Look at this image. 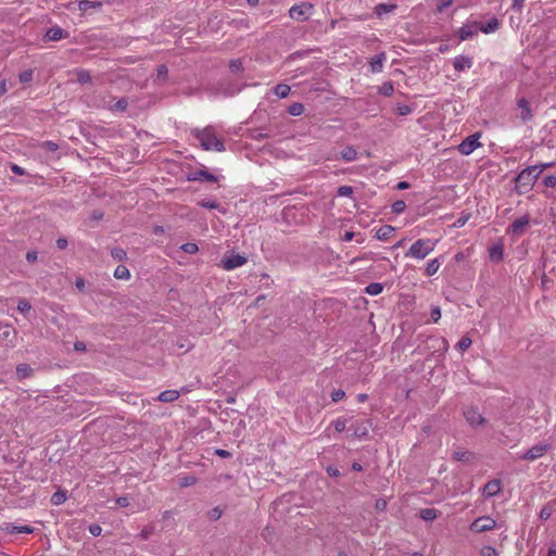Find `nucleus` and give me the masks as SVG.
I'll list each match as a JSON object with an SVG mask.
<instances>
[{
    "instance_id": "61",
    "label": "nucleus",
    "mask_w": 556,
    "mask_h": 556,
    "mask_svg": "<svg viewBox=\"0 0 556 556\" xmlns=\"http://www.w3.org/2000/svg\"><path fill=\"white\" fill-rule=\"evenodd\" d=\"M12 172L15 173V174H18V175H23L24 174V169L22 167H20L18 165H12Z\"/></svg>"
},
{
    "instance_id": "11",
    "label": "nucleus",
    "mask_w": 556,
    "mask_h": 556,
    "mask_svg": "<svg viewBox=\"0 0 556 556\" xmlns=\"http://www.w3.org/2000/svg\"><path fill=\"white\" fill-rule=\"evenodd\" d=\"M472 59L467 55H458L453 60V66L457 72L467 71L472 66Z\"/></svg>"
},
{
    "instance_id": "60",
    "label": "nucleus",
    "mask_w": 556,
    "mask_h": 556,
    "mask_svg": "<svg viewBox=\"0 0 556 556\" xmlns=\"http://www.w3.org/2000/svg\"><path fill=\"white\" fill-rule=\"evenodd\" d=\"M355 233L353 231H346L343 236L344 241H351L354 238Z\"/></svg>"
},
{
    "instance_id": "56",
    "label": "nucleus",
    "mask_w": 556,
    "mask_h": 556,
    "mask_svg": "<svg viewBox=\"0 0 556 556\" xmlns=\"http://www.w3.org/2000/svg\"><path fill=\"white\" fill-rule=\"evenodd\" d=\"M56 247L61 250L65 249L67 247V240L65 238H59L56 240Z\"/></svg>"
},
{
    "instance_id": "17",
    "label": "nucleus",
    "mask_w": 556,
    "mask_h": 556,
    "mask_svg": "<svg viewBox=\"0 0 556 556\" xmlns=\"http://www.w3.org/2000/svg\"><path fill=\"white\" fill-rule=\"evenodd\" d=\"M518 106H519V110H520V118L522 119V122L530 121L531 117H532V113H531V109L529 106V103L525 99H521L518 102Z\"/></svg>"
},
{
    "instance_id": "62",
    "label": "nucleus",
    "mask_w": 556,
    "mask_h": 556,
    "mask_svg": "<svg viewBox=\"0 0 556 556\" xmlns=\"http://www.w3.org/2000/svg\"><path fill=\"white\" fill-rule=\"evenodd\" d=\"M387 506V502L384 500H378L376 503V507L378 509H384Z\"/></svg>"
},
{
    "instance_id": "31",
    "label": "nucleus",
    "mask_w": 556,
    "mask_h": 556,
    "mask_svg": "<svg viewBox=\"0 0 556 556\" xmlns=\"http://www.w3.org/2000/svg\"><path fill=\"white\" fill-rule=\"evenodd\" d=\"M383 288L381 283H370L366 287V292L370 295H378L382 292Z\"/></svg>"
},
{
    "instance_id": "4",
    "label": "nucleus",
    "mask_w": 556,
    "mask_h": 556,
    "mask_svg": "<svg viewBox=\"0 0 556 556\" xmlns=\"http://www.w3.org/2000/svg\"><path fill=\"white\" fill-rule=\"evenodd\" d=\"M245 263H247V257L244 255L235 253V252H227L224 254V256L220 261V266L225 270H232L238 267H241Z\"/></svg>"
},
{
    "instance_id": "23",
    "label": "nucleus",
    "mask_w": 556,
    "mask_h": 556,
    "mask_svg": "<svg viewBox=\"0 0 556 556\" xmlns=\"http://www.w3.org/2000/svg\"><path fill=\"white\" fill-rule=\"evenodd\" d=\"M192 179L193 180L202 179V180H206V181H217L218 177L213 174H210L206 169H199L198 172L194 173V177Z\"/></svg>"
},
{
    "instance_id": "44",
    "label": "nucleus",
    "mask_w": 556,
    "mask_h": 556,
    "mask_svg": "<svg viewBox=\"0 0 556 556\" xmlns=\"http://www.w3.org/2000/svg\"><path fill=\"white\" fill-rule=\"evenodd\" d=\"M552 515V509L547 506L543 507L540 511V518L542 520H547Z\"/></svg>"
},
{
    "instance_id": "21",
    "label": "nucleus",
    "mask_w": 556,
    "mask_h": 556,
    "mask_svg": "<svg viewBox=\"0 0 556 556\" xmlns=\"http://www.w3.org/2000/svg\"><path fill=\"white\" fill-rule=\"evenodd\" d=\"M179 392L176 390H166L159 394V401L161 402H174L178 399Z\"/></svg>"
},
{
    "instance_id": "49",
    "label": "nucleus",
    "mask_w": 556,
    "mask_h": 556,
    "mask_svg": "<svg viewBox=\"0 0 556 556\" xmlns=\"http://www.w3.org/2000/svg\"><path fill=\"white\" fill-rule=\"evenodd\" d=\"M393 212L402 213L405 210V203L403 201H396L393 206Z\"/></svg>"
},
{
    "instance_id": "38",
    "label": "nucleus",
    "mask_w": 556,
    "mask_h": 556,
    "mask_svg": "<svg viewBox=\"0 0 556 556\" xmlns=\"http://www.w3.org/2000/svg\"><path fill=\"white\" fill-rule=\"evenodd\" d=\"M33 79V71L27 70L20 74V81L23 84L29 83Z\"/></svg>"
},
{
    "instance_id": "39",
    "label": "nucleus",
    "mask_w": 556,
    "mask_h": 556,
    "mask_svg": "<svg viewBox=\"0 0 556 556\" xmlns=\"http://www.w3.org/2000/svg\"><path fill=\"white\" fill-rule=\"evenodd\" d=\"M353 193V188L350 186H341L338 189L339 197H350Z\"/></svg>"
},
{
    "instance_id": "30",
    "label": "nucleus",
    "mask_w": 556,
    "mask_h": 556,
    "mask_svg": "<svg viewBox=\"0 0 556 556\" xmlns=\"http://www.w3.org/2000/svg\"><path fill=\"white\" fill-rule=\"evenodd\" d=\"M288 112L293 116H300L304 113V105L302 103H293L289 106Z\"/></svg>"
},
{
    "instance_id": "50",
    "label": "nucleus",
    "mask_w": 556,
    "mask_h": 556,
    "mask_svg": "<svg viewBox=\"0 0 556 556\" xmlns=\"http://www.w3.org/2000/svg\"><path fill=\"white\" fill-rule=\"evenodd\" d=\"M544 185L546 187H551V188L555 187L556 186V177L555 176H546L544 178Z\"/></svg>"
},
{
    "instance_id": "59",
    "label": "nucleus",
    "mask_w": 556,
    "mask_h": 556,
    "mask_svg": "<svg viewBox=\"0 0 556 556\" xmlns=\"http://www.w3.org/2000/svg\"><path fill=\"white\" fill-rule=\"evenodd\" d=\"M194 483V478L192 477H187L184 479V481L181 482V485L184 486H187V485H191Z\"/></svg>"
},
{
    "instance_id": "53",
    "label": "nucleus",
    "mask_w": 556,
    "mask_h": 556,
    "mask_svg": "<svg viewBox=\"0 0 556 556\" xmlns=\"http://www.w3.org/2000/svg\"><path fill=\"white\" fill-rule=\"evenodd\" d=\"M89 531H90V533H91L92 535L98 536V535H100V534H101L102 529H101V527H100V526H98V525H91V526L89 527Z\"/></svg>"
},
{
    "instance_id": "18",
    "label": "nucleus",
    "mask_w": 556,
    "mask_h": 556,
    "mask_svg": "<svg viewBox=\"0 0 556 556\" xmlns=\"http://www.w3.org/2000/svg\"><path fill=\"white\" fill-rule=\"evenodd\" d=\"M490 258L494 262H500L503 260L504 251L503 245L501 243L493 244L490 250Z\"/></svg>"
},
{
    "instance_id": "33",
    "label": "nucleus",
    "mask_w": 556,
    "mask_h": 556,
    "mask_svg": "<svg viewBox=\"0 0 556 556\" xmlns=\"http://www.w3.org/2000/svg\"><path fill=\"white\" fill-rule=\"evenodd\" d=\"M18 312L25 314L31 309L30 303L26 299H21L17 303Z\"/></svg>"
},
{
    "instance_id": "15",
    "label": "nucleus",
    "mask_w": 556,
    "mask_h": 556,
    "mask_svg": "<svg viewBox=\"0 0 556 556\" xmlns=\"http://www.w3.org/2000/svg\"><path fill=\"white\" fill-rule=\"evenodd\" d=\"M500 27L498 20L496 17L491 18L488 23H479V30L484 34L495 33Z\"/></svg>"
},
{
    "instance_id": "46",
    "label": "nucleus",
    "mask_w": 556,
    "mask_h": 556,
    "mask_svg": "<svg viewBox=\"0 0 556 556\" xmlns=\"http://www.w3.org/2000/svg\"><path fill=\"white\" fill-rule=\"evenodd\" d=\"M200 205L205 208H217L218 204L215 201L203 200L200 202Z\"/></svg>"
},
{
    "instance_id": "57",
    "label": "nucleus",
    "mask_w": 556,
    "mask_h": 556,
    "mask_svg": "<svg viewBox=\"0 0 556 556\" xmlns=\"http://www.w3.org/2000/svg\"><path fill=\"white\" fill-rule=\"evenodd\" d=\"M468 218H469L468 216H462V217H459V218L455 222V226H457V227H463V226L467 223Z\"/></svg>"
},
{
    "instance_id": "13",
    "label": "nucleus",
    "mask_w": 556,
    "mask_h": 556,
    "mask_svg": "<svg viewBox=\"0 0 556 556\" xmlns=\"http://www.w3.org/2000/svg\"><path fill=\"white\" fill-rule=\"evenodd\" d=\"M502 490V482L501 480L494 479L489 481L482 490V493L485 497H492L496 494H498Z\"/></svg>"
},
{
    "instance_id": "36",
    "label": "nucleus",
    "mask_w": 556,
    "mask_h": 556,
    "mask_svg": "<svg viewBox=\"0 0 556 556\" xmlns=\"http://www.w3.org/2000/svg\"><path fill=\"white\" fill-rule=\"evenodd\" d=\"M111 254H112L113 258H115L116 261H123L126 258V252L122 248L113 249Z\"/></svg>"
},
{
    "instance_id": "16",
    "label": "nucleus",
    "mask_w": 556,
    "mask_h": 556,
    "mask_svg": "<svg viewBox=\"0 0 556 556\" xmlns=\"http://www.w3.org/2000/svg\"><path fill=\"white\" fill-rule=\"evenodd\" d=\"M127 100L125 98H122L116 102H113V100H111L110 102H105L104 106L113 112H124L127 108Z\"/></svg>"
},
{
    "instance_id": "20",
    "label": "nucleus",
    "mask_w": 556,
    "mask_h": 556,
    "mask_svg": "<svg viewBox=\"0 0 556 556\" xmlns=\"http://www.w3.org/2000/svg\"><path fill=\"white\" fill-rule=\"evenodd\" d=\"M386 56L383 54L376 55L370 61V68L372 73H380L383 68Z\"/></svg>"
},
{
    "instance_id": "27",
    "label": "nucleus",
    "mask_w": 556,
    "mask_h": 556,
    "mask_svg": "<svg viewBox=\"0 0 556 556\" xmlns=\"http://www.w3.org/2000/svg\"><path fill=\"white\" fill-rule=\"evenodd\" d=\"M114 277L117 279H128L130 277V273L126 266L119 265L114 271Z\"/></svg>"
},
{
    "instance_id": "9",
    "label": "nucleus",
    "mask_w": 556,
    "mask_h": 556,
    "mask_svg": "<svg viewBox=\"0 0 556 556\" xmlns=\"http://www.w3.org/2000/svg\"><path fill=\"white\" fill-rule=\"evenodd\" d=\"M479 31V22H468L458 30V36L462 41L473 38Z\"/></svg>"
},
{
    "instance_id": "45",
    "label": "nucleus",
    "mask_w": 556,
    "mask_h": 556,
    "mask_svg": "<svg viewBox=\"0 0 556 556\" xmlns=\"http://www.w3.org/2000/svg\"><path fill=\"white\" fill-rule=\"evenodd\" d=\"M345 393L342 390H336L331 393V399L333 402H339L344 397Z\"/></svg>"
},
{
    "instance_id": "22",
    "label": "nucleus",
    "mask_w": 556,
    "mask_h": 556,
    "mask_svg": "<svg viewBox=\"0 0 556 556\" xmlns=\"http://www.w3.org/2000/svg\"><path fill=\"white\" fill-rule=\"evenodd\" d=\"M394 232V228L390 225H384V226H381L377 232H376V237L379 239V240H388L392 233Z\"/></svg>"
},
{
    "instance_id": "51",
    "label": "nucleus",
    "mask_w": 556,
    "mask_h": 556,
    "mask_svg": "<svg viewBox=\"0 0 556 556\" xmlns=\"http://www.w3.org/2000/svg\"><path fill=\"white\" fill-rule=\"evenodd\" d=\"M77 79L79 83L85 84V83L89 81L90 76L87 72H79L77 74Z\"/></svg>"
},
{
    "instance_id": "19",
    "label": "nucleus",
    "mask_w": 556,
    "mask_h": 556,
    "mask_svg": "<svg viewBox=\"0 0 556 556\" xmlns=\"http://www.w3.org/2000/svg\"><path fill=\"white\" fill-rule=\"evenodd\" d=\"M16 378L18 380H23L25 378H28L31 376L33 374V368L27 365V364H20L17 367H16Z\"/></svg>"
},
{
    "instance_id": "1",
    "label": "nucleus",
    "mask_w": 556,
    "mask_h": 556,
    "mask_svg": "<svg viewBox=\"0 0 556 556\" xmlns=\"http://www.w3.org/2000/svg\"><path fill=\"white\" fill-rule=\"evenodd\" d=\"M193 135L204 150H214L218 152L224 150V143L213 127H206L201 130L197 129L193 131Z\"/></svg>"
},
{
    "instance_id": "26",
    "label": "nucleus",
    "mask_w": 556,
    "mask_h": 556,
    "mask_svg": "<svg viewBox=\"0 0 556 556\" xmlns=\"http://www.w3.org/2000/svg\"><path fill=\"white\" fill-rule=\"evenodd\" d=\"M395 9V4L392 3H380L376 5L375 12L378 16H382L387 13L392 12Z\"/></svg>"
},
{
    "instance_id": "34",
    "label": "nucleus",
    "mask_w": 556,
    "mask_h": 556,
    "mask_svg": "<svg viewBox=\"0 0 556 556\" xmlns=\"http://www.w3.org/2000/svg\"><path fill=\"white\" fill-rule=\"evenodd\" d=\"M65 500H66V494L64 492H55L51 497V502L54 505H61L62 503L65 502Z\"/></svg>"
},
{
    "instance_id": "25",
    "label": "nucleus",
    "mask_w": 556,
    "mask_h": 556,
    "mask_svg": "<svg viewBox=\"0 0 556 556\" xmlns=\"http://www.w3.org/2000/svg\"><path fill=\"white\" fill-rule=\"evenodd\" d=\"M440 266L441 262L439 261V258H433L427 263L425 271L428 276H433L434 274L438 273Z\"/></svg>"
},
{
    "instance_id": "52",
    "label": "nucleus",
    "mask_w": 556,
    "mask_h": 556,
    "mask_svg": "<svg viewBox=\"0 0 556 556\" xmlns=\"http://www.w3.org/2000/svg\"><path fill=\"white\" fill-rule=\"evenodd\" d=\"M116 504L119 507H127L129 505V498L127 496L117 497Z\"/></svg>"
},
{
    "instance_id": "32",
    "label": "nucleus",
    "mask_w": 556,
    "mask_h": 556,
    "mask_svg": "<svg viewBox=\"0 0 556 556\" xmlns=\"http://www.w3.org/2000/svg\"><path fill=\"white\" fill-rule=\"evenodd\" d=\"M368 422H363L354 430V435L357 438H364L368 434Z\"/></svg>"
},
{
    "instance_id": "43",
    "label": "nucleus",
    "mask_w": 556,
    "mask_h": 556,
    "mask_svg": "<svg viewBox=\"0 0 556 556\" xmlns=\"http://www.w3.org/2000/svg\"><path fill=\"white\" fill-rule=\"evenodd\" d=\"M167 76V67L165 65H160L157 67V79L164 80Z\"/></svg>"
},
{
    "instance_id": "2",
    "label": "nucleus",
    "mask_w": 556,
    "mask_h": 556,
    "mask_svg": "<svg viewBox=\"0 0 556 556\" xmlns=\"http://www.w3.org/2000/svg\"><path fill=\"white\" fill-rule=\"evenodd\" d=\"M438 240L433 239H418L410 245L405 255L415 260H424L435 249Z\"/></svg>"
},
{
    "instance_id": "24",
    "label": "nucleus",
    "mask_w": 556,
    "mask_h": 556,
    "mask_svg": "<svg viewBox=\"0 0 556 556\" xmlns=\"http://www.w3.org/2000/svg\"><path fill=\"white\" fill-rule=\"evenodd\" d=\"M340 155L344 161L352 162L356 160L357 151L353 147H346L341 151Z\"/></svg>"
},
{
    "instance_id": "64",
    "label": "nucleus",
    "mask_w": 556,
    "mask_h": 556,
    "mask_svg": "<svg viewBox=\"0 0 556 556\" xmlns=\"http://www.w3.org/2000/svg\"><path fill=\"white\" fill-rule=\"evenodd\" d=\"M547 556H556V545H551L548 548Z\"/></svg>"
},
{
    "instance_id": "63",
    "label": "nucleus",
    "mask_w": 556,
    "mask_h": 556,
    "mask_svg": "<svg viewBox=\"0 0 556 556\" xmlns=\"http://www.w3.org/2000/svg\"><path fill=\"white\" fill-rule=\"evenodd\" d=\"M8 91L5 80L0 81V94H4Z\"/></svg>"
},
{
    "instance_id": "55",
    "label": "nucleus",
    "mask_w": 556,
    "mask_h": 556,
    "mask_svg": "<svg viewBox=\"0 0 556 556\" xmlns=\"http://www.w3.org/2000/svg\"><path fill=\"white\" fill-rule=\"evenodd\" d=\"M26 260L29 262V263H33L37 260V252L36 251H28L26 253Z\"/></svg>"
},
{
    "instance_id": "10",
    "label": "nucleus",
    "mask_w": 556,
    "mask_h": 556,
    "mask_svg": "<svg viewBox=\"0 0 556 556\" xmlns=\"http://www.w3.org/2000/svg\"><path fill=\"white\" fill-rule=\"evenodd\" d=\"M547 451L546 444H536L529 448L525 454L520 455L521 459L535 460L542 457Z\"/></svg>"
},
{
    "instance_id": "29",
    "label": "nucleus",
    "mask_w": 556,
    "mask_h": 556,
    "mask_svg": "<svg viewBox=\"0 0 556 556\" xmlns=\"http://www.w3.org/2000/svg\"><path fill=\"white\" fill-rule=\"evenodd\" d=\"M274 92L279 98H286L290 92V87L285 84H279L275 87Z\"/></svg>"
},
{
    "instance_id": "54",
    "label": "nucleus",
    "mask_w": 556,
    "mask_h": 556,
    "mask_svg": "<svg viewBox=\"0 0 556 556\" xmlns=\"http://www.w3.org/2000/svg\"><path fill=\"white\" fill-rule=\"evenodd\" d=\"M453 0H441L438 5V10L442 12L444 9L448 8L452 4Z\"/></svg>"
},
{
    "instance_id": "35",
    "label": "nucleus",
    "mask_w": 556,
    "mask_h": 556,
    "mask_svg": "<svg viewBox=\"0 0 556 556\" xmlns=\"http://www.w3.org/2000/svg\"><path fill=\"white\" fill-rule=\"evenodd\" d=\"M181 250L188 254H194L198 252L199 248L195 243L188 242L181 245Z\"/></svg>"
},
{
    "instance_id": "8",
    "label": "nucleus",
    "mask_w": 556,
    "mask_h": 556,
    "mask_svg": "<svg viewBox=\"0 0 556 556\" xmlns=\"http://www.w3.org/2000/svg\"><path fill=\"white\" fill-rule=\"evenodd\" d=\"M530 224V218L528 215L521 216L520 218L516 219L510 227L508 228V232L513 233L514 236H522Z\"/></svg>"
},
{
    "instance_id": "5",
    "label": "nucleus",
    "mask_w": 556,
    "mask_h": 556,
    "mask_svg": "<svg viewBox=\"0 0 556 556\" xmlns=\"http://www.w3.org/2000/svg\"><path fill=\"white\" fill-rule=\"evenodd\" d=\"M479 139H480V134H478V132L467 137L458 146V151L463 155L471 154L480 146Z\"/></svg>"
},
{
    "instance_id": "28",
    "label": "nucleus",
    "mask_w": 556,
    "mask_h": 556,
    "mask_svg": "<svg viewBox=\"0 0 556 556\" xmlns=\"http://www.w3.org/2000/svg\"><path fill=\"white\" fill-rule=\"evenodd\" d=\"M47 37L50 40H60L63 37V30L60 27H52L47 31Z\"/></svg>"
},
{
    "instance_id": "58",
    "label": "nucleus",
    "mask_w": 556,
    "mask_h": 556,
    "mask_svg": "<svg viewBox=\"0 0 556 556\" xmlns=\"http://www.w3.org/2000/svg\"><path fill=\"white\" fill-rule=\"evenodd\" d=\"M327 472L329 476H332V477H338L340 475V471L337 468L331 467V466L327 468Z\"/></svg>"
},
{
    "instance_id": "37",
    "label": "nucleus",
    "mask_w": 556,
    "mask_h": 556,
    "mask_svg": "<svg viewBox=\"0 0 556 556\" xmlns=\"http://www.w3.org/2000/svg\"><path fill=\"white\" fill-rule=\"evenodd\" d=\"M333 427L337 432H342L346 428V420L343 418H338L333 421Z\"/></svg>"
},
{
    "instance_id": "14",
    "label": "nucleus",
    "mask_w": 556,
    "mask_h": 556,
    "mask_svg": "<svg viewBox=\"0 0 556 556\" xmlns=\"http://www.w3.org/2000/svg\"><path fill=\"white\" fill-rule=\"evenodd\" d=\"M464 416L472 427L480 426L484 422V418L476 408H468L465 410Z\"/></svg>"
},
{
    "instance_id": "12",
    "label": "nucleus",
    "mask_w": 556,
    "mask_h": 556,
    "mask_svg": "<svg viewBox=\"0 0 556 556\" xmlns=\"http://www.w3.org/2000/svg\"><path fill=\"white\" fill-rule=\"evenodd\" d=\"M2 530L8 534H29L34 532V529L29 526H15L13 523H5Z\"/></svg>"
},
{
    "instance_id": "40",
    "label": "nucleus",
    "mask_w": 556,
    "mask_h": 556,
    "mask_svg": "<svg viewBox=\"0 0 556 556\" xmlns=\"http://www.w3.org/2000/svg\"><path fill=\"white\" fill-rule=\"evenodd\" d=\"M458 348L460 351H466L470 345H471V339L468 338V337H464L459 342H458Z\"/></svg>"
},
{
    "instance_id": "42",
    "label": "nucleus",
    "mask_w": 556,
    "mask_h": 556,
    "mask_svg": "<svg viewBox=\"0 0 556 556\" xmlns=\"http://www.w3.org/2000/svg\"><path fill=\"white\" fill-rule=\"evenodd\" d=\"M431 319L434 321V323H438L439 319L441 318V309L439 306H434L431 308Z\"/></svg>"
},
{
    "instance_id": "48",
    "label": "nucleus",
    "mask_w": 556,
    "mask_h": 556,
    "mask_svg": "<svg viewBox=\"0 0 556 556\" xmlns=\"http://www.w3.org/2000/svg\"><path fill=\"white\" fill-rule=\"evenodd\" d=\"M42 148L48 151L54 152L59 149V146L52 141H46L45 143H42Z\"/></svg>"
},
{
    "instance_id": "6",
    "label": "nucleus",
    "mask_w": 556,
    "mask_h": 556,
    "mask_svg": "<svg viewBox=\"0 0 556 556\" xmlns=\"http://www.w3.org/2000/svg\"><path fill=\"white\" fill-rule=\"evenodd\" d=\"M495 526L496 522L493 518L489 516H482L472 521L470 525V530L475 532H483L494 529Z\"/></svg>"
},
{
    "instance_id": "47",
    "label": "nucleus",
    "mask_w": 556,
    "mask_h": 556,
    "mask_svg": "<svg viewBox=\"0 0 556 556\" xmlns=\"http://www.w3.org/2000/svg\"><path fill=\"white\" fill-rule=\"evenodd\" d=\"M481 554H482V556H497L495 548H493L491 546L483 547L481 551Z\"/></svg>"
},
{
    "instance_id": "7",
    "label": "nucleus",
    "mask_w": 556,
    "mask_h": 556,
    "mask_svg": "<svg viewBox=\"0 0 556 556\" xmlns=\"http://www.w3.org/2000/svg\"><path fill=\"white\" fill-rule=\"evenodd\" d=\"M313 5L309 3H301L298 5H293L290 9V16L293 20L304 21L312 14Z\"/></svg>"
},
{
    "instance_id": "41",
    "label": "nucleus",
    "mask_w": 556,
    "mask_h": 556,
    "mask_svg": "<svg viewBox=\"0 0 556 556\" xmlns=\"http://www.w3.org/2000/svg\"><path fill=\"white\" fill-rule=\"evenodd\" d=\"M437 517L433 509H424L421 511V518L425 520H433Z\"/></svg>"
},
{
    "instance_id": "3",
    "label": "nucleus",
    "mask_w": 556,
    "mask_h": 556,
    "mask_svg": "<svg viewBox=\"0 0 556 556\" xmlns=\"http://www.w3.org/2000/svg\"><path fill=\"white\" fill-rule=\"evenodd\" d=\"M548 166H551V164H541L523 169L517 177V184L519 186L531 187L539 175Z\"/></svg>"
}]
</instances>
